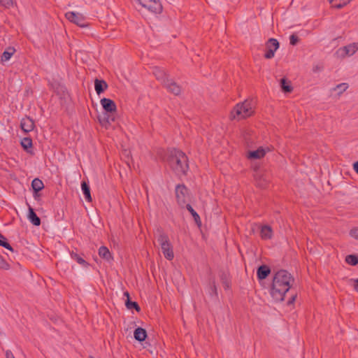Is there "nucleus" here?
<instances>
[{"mask_svg": "<svg viewBox=\"0 0 358 358\" xmlns=\"http://www.w3.org/2000/svg\"><path fill=\"white\" fill-rule=\"evenodd\" d=\"M107 83L102 80L96 79L94 81V88L97 94H101L106 89H107Z\"/></svg>", "mask_w": 358, "mask_h": 358, "instance_id": "17", "label": "nucleus"}, {"mask_svg": "<svg viewBox=\"0 0 358 358\" xmlns=\"http://www.w3.org/2000/svg\"><path fill=\"white\" fill-rule=\"evenodd\" d=\"M350 235L355 238V239H358V228H354L350 230Z\"/></svg>", "mask_w": 358, "mask_h": 358, "instance_id": "36", "label": "nucleus"}, {"mask_svg": "<svg viewBox=\"0 0 358 358\" xmlns=\"http://www.w3.org/2000/svg\"><path fill=\"white\" fill-rule=\"evenodd\" d=\"M125 304L128 309L135 308L137 311L140 310V307L136 302H132L127 299Z\"/></svg>", "mask_w": 358, "mask_h": 358, "instance_id": "33", "label": "nucleus"}, {"mask_svg": "<svg viewBox=\"0 0 358 358\" xmlns=\"http://www.w3.org/2000/svg\"><path fill=\"white\" fill-rule=\"evenodd\" d=\"M280 87L284 92L289 93L292 91L293 88L289 81L286 78H282L280 80Z\"/></svg>", "mask_w": 358, "mask_h": 358, "instance_id": "24", "label": "nucleus"}, {"mask_svg": "<svg viewBox=\"0 0 358 358\" xmlns=\"http://www.w3.org/2000/svg\"><path fill=\"white\" fill-rule=\"evenodd\" d=\"M254 106L251 100H245L237 103L230 113V119L241 120L248 118L254 114Z\"/></svg>", "mask_w": 358, "mask_h": 358, "instance_id": "3", "label": "nucleus"}, {"mask_svg": "<svg viewBox=\"0 0 358 358\" xmlns=\"http://www.w3.org/2000/svg\"><path fill=\"white\" fill-rule=\"evenodd\" d=\"M348 88V84L345 83H343L341 84L337 85L334 90L338 91V94H343L344 92H345Z\"/></svg>", "mask_w": 358, "mask_h": 358, "instance_id": "30", "label": "nucleus"}, {"mask_svg": "<svg viewBox=\"0 0 358 358\" xmlns=\"http://www.w3.org/2000/svg\"><path fill=\"white\" fill-rule=\"evenodd\" d=\"M266 52L264 57L266 59H271L275 56V51L279 48V43L275 38H270L266 43Z\"/></svg>", "mask_w": 358, "mask_h": 358, "instance_id": "9", "label": "nucleus"}, {"mask_svg": "<svg viewBox=\"0 0 358 358\" xmlns=\"http://www.w3.org/2000/svg\"><path fill=\"white\" fill-rule=\"evenodd\" d=\"M299 41V38L296 35L292 34L289 37V43L292 45H295Z\"/></svg>", "mask_w": 358, "mask_h": 358, "instance_id": "35", "label": "nucleus"}, {"mask_svg": "<svg viewBox=\"0 0 358 358\" xmlns=\"http://www.w3.org/2000/svg\"><path fill=\"white\" fill-rule=\"evenodd\" d=\"M186 208L187 209V210L191 213V215H192L195 222L196 223V224L200 227L201 225V219H200V217L199 215H198V213L193 209V208L192 207L191 205L189 204H186Z\"/></svg>", "mask_w": 358, "mask_h": 358, "instance_id": "25", "label": "nucleus"}, {"mask_svg": "<svg viewBox=\"0 0 358 358\" xmlns=\"http://www.w3.org/2000/svg\"><path fill=\"white\" fill-rule=\"evenodd\" d=\"M138 3L144 8L155 13H160L162 11V6L159 0H138Z\"/></svg>", "mask_w": 358, "mask_h": 358, "instance_id": "7", "label": "nucleus"}, {"mask_svg": "<svg viewBox=\"0 0 358 358\" xmlns=\"http://www.w3.org/2000/svg\"><path fill=\"white\" fill-rule=\"evenodd\" d=\"M345 262L350 265L355 266L358 264V259L357 256L354 255H350L346 256Z\"/></svg>", "mask_w": 358, "mask_h": 358, "instance_id": "31", "label": "nucleus"}, {"mask_svg": "<svg viewBox=\"0 0 358 358\" xmlns=\"http://www.w3.org/2000/svg\"><path fill=\"white\" fill-rule=\"evenodd\" d=\"M28 218L29 221L35 226H39L41 224V220L34 211V209L31 207L29 208Z\"/></svg>", "mask_w": 358, "mask_h": 358, "instance_id": "20", "label": "nucleus"}, {"mask_svg": "<svg viewBox=\"0 0 358 358\" xmlns=\"http://www.w3.org/2000/svg\"><path fill=\"white\" fill-rule=\"evenodd\" d=\"M31 187L35 192H38L44 188V185L42 180L35 178L32 180Z\"/></svg>", "mask_w": 358, "mask_h": 358, "instance_id": "27", "label": "nucleus"}, {"mask_svg": "<svg viewBox=\"0 0 358 358\" xmlns=\"http://www.w3.org/2000/svg\"><path fill=\"white\" fill-rule=\"evenodd\" d=\"M270 151L268 148L260 147L256 150L250 151L248 152L247 157L248 159H259L263 158L267 152Z\"/></svg>", "mask_w": 358, "mask_h": 358, "instance_id": "11", "label": "nucleus"}, {"mask_svg": "<svg viewBox=\"0 0 358 358\" xmlns=\"http://www.w3.org/2000/svg\"><path fill=\"white\" fill-rule=\"evenodd\" d=\"M101 105L107 113H114L117 110L115 103L110 99L103 98L100 101Z\"/></svg>", "mask_w": 358, "mask_h": 358, "instance_id": "12", "label": "nucleus"}, {"mask_svg": "<svg viewBox=\"0 0 358 358\" xmlns=\"http://www.w3.org/2000/svg\"><path fill=\"white\" fill-rule=\"evenodd\" d=\"M0 268L8 270L10 268L9 264L0 255Z\"/></svg>", "mask_w": 358, "mask_h": 358, "instance_id": "34", "label": "nucleus"}, {"mask_svg": "<svg viewBox=\"0 0 358 358\" xmlns=\"http://www.w3.org/2000/svg\"><path fill=\"white\" fill-rule=\"evenodd\" d=\"M164 86L169 92L173 93L174 94L177 95L180 92V87L171 79L166 80Z\"/></svg>", "mask_w": 358, "mask_h": 358, "instance_id": "15", "label": "nucleus"}, {"mask_svg": "<svg viewBox=\"0 0 358 358\" xmlns=\"http://www.w3.org/2000/svg\"><path fill=\"white\" fill-rule=\"evenodd\" d=\"M294 280L293 277L287 271H278L273 277L270 292L273 299L276 302L282 301Z\"/></svg>", "mask_w": 358, "mask_h": 358, "instance_id": "1", "label": "nucleus"}, {"mask_svg": "<svg viewBox=\"0 0 358 358\" xmlns=\"http://www.w3.org/2000/svg\"><path fill=\"white\" fill-rule=\"evenodd\" d=\"M6 358H15L13 352L8 350L6 351Z\"/></svg>", "mask_w": 358, "mask_h": 358, "instance_id": "38", "label": "nucleus"}, {"mask_svg": "<svg viewBox=\"0 0 358 358\" xmlns=\"http://www.w3.org/2000/svg\"><path fill=\"white\" fill-rule=\"evenodd\" d=\"M213 290L216 293L217 288H216V286H215V285L214 283L213 285Z\"/></svg>", "mask_w": 358, "mask_h": 358, "instance_id": "42", "label": "nucleus"}, {"mask_svg": "<svg viewBox=\"0 0 358 358\" xmlns=\"http://www.w3.org/2000/svg\"><path fill=\"white\" fill-rule=\"evenodd\" d=\"M355 282H356V284H357V285L355 286V289L357 292H358V278H357V279H356V280H355Z\"/></svg>", "mask_w": 358, "mask_h": 358, "instance_id": "40", "label": "nucleus"}, {"mask_svg": "<svg viewBox=\"0 0 358 358\" xmlns=\"http://www.w3.org/2000/svg\"><path fill=\"white\" fill-rule=\"evenodd\" d=\"M0 245L10 250L13 251V248L6 241V238L0 234Z\"/></svg>", "mask_w": 358, "mask_h": 358, "instance_id": "32", "label": "nucleus"}, {"mask_svg": "<svg viewBox=\"0 0 358 358\" xmlns=\"http://www.w3.org/2000/svg\"><path fill=\"white\" fill-rule=\"evenodd\" d=\"M15 52V49L13 47L8 48L7 50L4 51L2 54L1 61L2 62H5L8 61L10 57L14 55Z\"/></svg>", "mask_w": 358, "mask_h": 358, "instance_id": "21", "label": "nucleus"}, {"mask_svg": "<svg viewBox=\"0 0 358 358\" xmlns=\"http://www.w3.org/2000/svg\"><path fill=\"white\" fill-rule=\"evenodd\" d=\"M358 50V43H353L348 45L343 46L338 49L336 55L338 58H345L346 57L352 56Z\"/></svg>", "mask_w": 358, "mask_h": 358, "instance_id": "6", "label": "nucleus"}, {"mask_svg": "<svg viewBox=\"0 0 358 358\" xmlns=\"http://www.w3.org/2000/svg\"><path fill=\"white\" fill-rule=\"evenodd\" d=\"M20 127L24 132L28 133L34 130L35 127L34 122L30 117H25L21 120Z\"/></svg>", "mask_w": 358, "mask_h": 358, "instance_id": "13", "label": "nucleus"}, {"mask_svg": "<svg viewBox=\"0 0 358 358\" xmlns=\"http://www.w3.org/2000/svg\"><path fill=\"white\" fill-rule=\"evenodd\" d=\"M255 180L256 185L261 188H265L270 181L268 175L262 171H257L255 174Z\"/></svg>", "mask_w": 358, "mask_h": 358, "instance_id": "10", "label": "nucleus"}, {"mask_svg": "<svg viewBox=\"0 0 358 358\" xmlns=\"http://www.w3.org/2000/svg\"><path fill=\"white\" fill-rule=\"evenodd\" d=\"M13 0H0V4L9 7L13 5Z\"/></svg>", "mask_w": 358, "mask_h": 358, "instance_id": "37", "label": "nucleus"}, {"mask_svg": "<svg viewBox=\"0 0 358 358\" xmlns=\"http://www.w3.org/2000/svg\"><path fill=\"white\" fill-rule=\"evenodd\" d=\"M351 0H329L331 6L336 8H341L350 2Z\"/></svg>", "mask_w": 358, "mask_h": 358, "instance_id": "26", "label": "nucleus"}, {"mask_svg": "<svg viewBox=\"0 0 358 358\" xmlns=\"http://www.w3.org/2000/svg\"><path fill=\"white\" fill-rule=\"evenodd\" d=\"M176 196L179 206L184 207L189 199V192L183 185H178L176 187Z\"/></svg>", "mask_w": 358, "mask_h": 358, "instance_id": "5", "label": "nucleus"}, {"mask_svg": "<svg viewBox=\"0 0 358 358\" xmlns=\"http://www.w3.org/2000/svg\"><path fill=\"white\" fill-rule=\"evenodd\" d=\"M353 167H354V170L358 174V162H356L354 163Z\"/></svg>", "mask_w": 358, "mask_h": 358, "instance_id": "39", "label": "nucleus"}, {"mask_svg": "<svg viewBox=\"0 0 358 358\" xmlns=\"http://www.w3.org/2000/svg\"><path fill=\"white\" fill-rule=\"evenodd\" d=\"M152 73L154 74L155 78L158 80H159L164 85H165V83H166V80H169L166 77V74L165 71L159 67H154Z\"/></svg>", "mask_w": 358, "mask_h": 358, "instance_id": "14", "label": "nucleus"}, {"mask_svg": "<svg viewBox=\"0 0 358 358\" xmlns=\"http://www.w3.org/2000/svg\"><path fill=\"white\" fill-rule=\"evenodd\" d=\"M70 255H71V258L73 259L76 260L80 265H81L84 267L88 266V265H89L88 263L76 252L72 251L70 253Z\"/></svg>", "mask_w": 358, "mask_h": 358, "instance_id": "23", "label": "nucleus"}, {"mask_svg": "<svg viewBox=\"0 0 358 358\" xmlns=\"http://www.w3.org/2000/svg\"><path fill=\"white\" fill-rule=\"evenodd\" d=\"M124 295L127 297V299H129V294L128 292H125Z\"/></svg>", "mask_w": 358, "mask_h": 358, "instance_id": "41", "label": "nucleus"}, {"mask_svg": "<svg viewBox=\"0 0 358 358\" xmlns=\"http://www.w3.org/2000/svg\"><path fill=\"white\" fill-rule=\"evenodd\" d=\"M168 162L170 167L178 175H185L188 170L187 157L182 151L172 150Z\"/></svg>", "mask_w": 358, "mask_h": 358, "instance_id": "2", "label": "nucleus"}, {"mask_svg": "<svg viewBox=\"0 0 358 358\" xmlns=\"http://www.w3.org/2000/svg\"><path fill=\"white\" fill-rule=\"evenodd\" d=\"M99 255L107 262H111L113 259L110 252L108 248L105 246H101L99 248Z\"/></svg>", "mask_w": 358, "mask_h": 358, "instance_id": "16", "label": "nucleus"}, {"mask_svg": "<svg viewBox=\"0 0 358 358\" xmlns=\"http://www.w3.org/2000/svg\"><path fill=\"white\" fill-rule=\"evenodd\" d=\"M157 241L160 245L164 257L168 260H172L174 257V253L173 251V247L167 235L164 233H161L157 238Z\"/></svg>", "mask_w": 358, "mask_h": 358, "instance_id": "4", "label": "nucleus"}, {"mask_svg": "<svg viewBox=\"0 0 358 358\" xmlns=\"http://www.w3.org/2000/svg\"><path fill=\"white\" fill-rule=\"evenodd\" d=\"M65 16L68 20H69L71 22L76 24L79 27H85L87 26L85 17L81 13L71 11L66 13L65 14Z\"/></svg>", "mask_w": 358, "mask_h": 358, "instance_id": "8", "label": "nucleus"}, {"mask_svg": "<svg viewBox=\"0 0 358 358\" xmlns=\"http://www.w3.org/2000/svg\"><path fill=\"white\" fill-rule=\"evenodd\" d=\"M295 300V296H292V299L289 301V303H293V301Z\"/></svg>", "mask_w": 358, "mask_h": 358, "instance_id": "43", "label": "nucleus"}, {"mask_svg": "<svg viewBox=\"0 0 358 358\" xmlns=\"http://www.w3.org/2000/svg\"><path fill=\"white\" fill-rule=\"evenodd\" d=\"M273 235L272 229L269 226H264L261 229V237L263 239H270Z\"/></svg>", "mask_w": 358, "mask_h": 358, "instance_id": "22", "label": "nucleus"}, {"mask_svg": "<svg viewBox=\"0 0 358 358\" xmlns=\"http://www.w3.org/2000/svg\"><path fill=\"white\" fill-rule=\"evenodd\" d=\"M270 272L271 270L267 266L262 265L257 269V277L260 280L265 279L268 275Z\"/></svg>", "mask_w": 358, "mask_h": 358, "instance_id": "19", "label": "nucleus"}, {"mask_svg": "<svg viewBox=\"0 0 358 358\" xmlns=\"http://www.w3.org/2000/svg\"><path fill=\"white\" fill-rule=\"evenodd\" d=\"M134 336L136 340L141 342L145 340L147 337V333L144 329L138 327L135 329Z\"/></svg>", "mask_w": 358, "mask_h": 358, "instance_id": "18", "label": "nucleus"}, {"mask_svg": "<svg viewBox=\"0 0 358 358\" xmlns=\"http://www.w3.org/2000/svg\"><path fill=\"white\" fill-rule=\"evenodd\" d=\"M21 145L24 150L27 152H31L29 149L32 146V141L29 138H24L21 141Z\"/></svg>", "mask_w": 358, "mask_h": 358, "instance_id": "29", "label": "nucleus"}, {"mask_svg": "<svg viewBox=\"0 0 358 358\" xmlns=\"http://www.w3.org/2000/svg\"><path fill=\"white\" fill-rule=\"evenodd\" d=\"M81 188H82V190L85 195V199L89 202L92 201L90 189V187L88 186V185L85 182H83L81 183Z\"/></svg>", "mask_w": 358, "mask_h": 358, "instance_id": "28", "label": "nucleus"}]
</instances>
